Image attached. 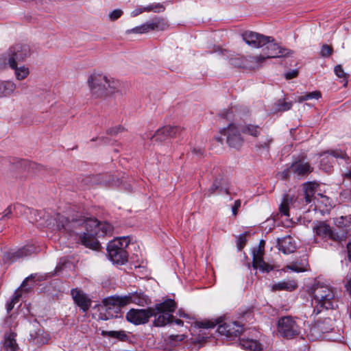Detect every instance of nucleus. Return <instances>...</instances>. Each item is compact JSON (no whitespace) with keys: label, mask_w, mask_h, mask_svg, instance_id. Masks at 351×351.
Segmentation results:
<instances>
[{"label":"nucleus","mask_w":351,"mask_h":351,"mask_svg":"<svg viewBox=\"0 0 351 351\" xmlns=\"http://www.w3.org/2000/svg\"><path fill=\"white\" fill-rule=\"evenodd\" d=\"M242 38L248 45L256 48L264 47L269 39L266 36L251 31L243 32Z\"/></svg>","instance_id":"nucleus-16"},{"label":"nucleus","mask_w":351,"mask_h":351,"mask_svg":"<svg viewBox=\"0 0 351 351\" xmlns=\"http://www.w3.org/2000/svg\"><path fill=\"white\" fill-rule=\"evenodd\" d=\"M123 14V11L120 9L113 10L109 14V18L111 21H115L118 19Z\"/></svg>","instance_id":"nucleus-42"},{"label":"nucleus","mask_w":351,"mask_h":351,"mask_svg":"<svg viewBox=\"0 0 351 351\" xmlns=\"http://www.w3.org/2000/svg\"><path fill=\"white\" fill-rule=\"evenodd\" d=\"M308 337L311 341H315L322 338V335L319 332V325H315L311 328Z\"/></svg>","instance_id":"nucleus-35"},{"label":"nucleus","mask_w":351,"mask_h":351,"mask_svg":"<svg viewBox=\"0 0 351 351\" xmlns=\"http://www.w3.org/2000/svg\"><path fill=\"white\" fill-rule=\"evenodd\" d=\"M178 314L180 317H188L184 312H182L180 310L178 311Z\"/></svg>","instance_id":"nucleus-62"},{"label":"nucleus","mask_w":351,"mask_h":351,"mask_svg":"<svg viewBox=\"0 0 351 351\" xmlns=\"http://www.w3.org/2000/svg\"><path fill=\"white\" fill-rule=\"evenodd\" d=\"M16 335L14 332L5 334L3 349L5 351H17L18 345L15 339Z\"/></svg>","instance_id":"nucleus-29"},{"label":"nucleus","mask_w":351,"mask_h":351,"mask_svg":"<svg viewBox=\"0 0 351 351\" xmlns=\"http://www.w3.org/2000/svg\"><path fill=\"white\" fill-rule=\"evenodd\" d=\"M334 71H335V75L339 78H341L343 80V81H345L344 86H346L347 84V78H348V75L344 71L341 65H337L335 67Z\"/></svg>","instance_id":"nucleus-37"},{"label":"nucleus","mask_w":351,"mask_h":351,"mask_svg":"<svg viewBox=\"0 0 351 351\" xmlns=\"http://www.w3.org/2000/svg\"><path fill=\"white\" fill-rule=\"evenodd\" d=\"M143 12H144L143 7L139 6L136 8L133 11L131 12L130 16L132 17H136L138 15L142 14Z\"/></svg>","instance_id":"nucleus-47"},{"label":"nucleus","mask_w":351,"mask_h":351,"mask_svg":"<svg viewBox=\"0 0 351 351\" xmlns=\"http://www.w3.org/2000/svg\"><path fill=\"white\" fill-rule=\"evenodd\" d=\"M176 308V304L172 299H167L158 303L154 307L147 309H130L126 314V319L135 325L148 322L151 317H154L153 326L162 327L166 326L173 319L172 313Z\"/></svg>","instance_id":"nucleus-2"},{"label":"nucleus","mask_w":351,"mask_h":351,"mask_svg":"<svg viewBox=\"0 0 351 351\" xmlns=\"http://www.w3.org/2000/svg\"><path fill=\"white\" fill-rule=\"evenodd\" d=\"M217 330L219 333L227 337H236L243 330V327L238 322H223L219 324Z\"/></svg>","instance_id":"nucleus-14"},{"label":"nucleus","mask_w":351,"mask_h":351,"mask_svg":"<svg viewBox=\"0 0 351 351\" xmlns=\"http://www.w3.org/2000/svg\"><path fill=\"white\" fill-rule=\"evenodd\" d=\"M172 316H173V315H172ZM174 322L177 325H179V326H182V325H183V322H182L181 319H174V317H173L172 320H171V322H169L168 324L171 323V322Z\"/></svg>","instance_id":"nucleus-56"},{"label":"nucleus","mask_w":351,"mask_h":351,"mask_svg":"<svg viewBox=\"0 0 351 351\" xmlns=\"http://www.w3.org/2000/svg\"><path fill=\"white\" fill-rule=\"evenodd\" d=\"M241 206V201L240 200H236L234 202V206H232V214L234 215H236L237 213V210L238 208Z\"/></svg>","instance_id":"nucleus-52"},{"label":"nucleus","mask_w":351,"mask_h":351,"mask_svg":"<svg viewBox=\"0 0 351 351\" xmlns=\"http://www.w3.org/2000/svg\"><path fill=\"white\" fill-rule=\"evenodd\" d=\"M264 245V241H261L258 247L253 250L252 265L254 268L258 269L261 271L269 272L273 269V267L263 261Z\"/></svg>","instance_id":"nucleus-15"},{"label":"nucleus","mask_w":351,"mask_h":351,"mask_svg":"<svg viewBox=\"0 0 351 351\" xmlns=\"http://www.w3.org/2000/svg\"><path fill=\"white\" fill-rule=\"evenodd\" d=\"M346 287L351 296V278L348 281L347 284L346 285Z\"/></svg>","instance_id":"nucleus-60"},{"label":"nucleus","mask_w":351,"mask_h":351,"mask_svg":"<svg viewBox=\"0 0 351 351\" xmlns=\"http://www.w3.org/2000/svg\"><path fill=\"white\" fill-rule=\"evenodd\" d=\"M144 12H154L153 4L143 7Z\"/></svg>","instance_id":"nucleus-57"},{"label":"nucleus","mask_w":351,"mask_h":351,"mask_svg":"<svg viewBox=\"0 0 351 351\" xmlns=\"http://www.w3.org/2000/svg\"><path fill=\"white\" fill-rule=\"evenodd\" d=\"M21 295L19 293H16L14 296L11 300V302L14 304V305L19 301V298Z\"/></svg>","instance_id":"nucleus-55"},{"label":"nucleus","mask_w":351,"mask_h":351,"mask_svg":"<svg viewBox=\"0 0 351 351\" xmlns=\"http://www.w3.org/2000/svg\"><path fill=\"white\" fill-rule=\"evenodd\" d=\"M234 112H235V110L234 109V108H231L230 110H224V111L221 112V116L223 118H225L228 120H230V119L234 120V119H236V117H237V115L234 114Z\"/></svg>","instance_id":"nucleus-39"},{"label":"nucleus","mask_w":351,"mask_h":351,"mask_svg":"<svg viewBox=\"0 0 351 351\" xmlns=\"http://www.w3.org/2000/svg\"><path fill=\"white\" fill-rule=\"evenodd\" d=\"M241 130L243 134L256 138L263 133V130L258 125L250 123L241 126Z\"/></svg>","instance_id":"nucleus-25"},{"label":"nucleus","mask_w":351,"mask_h":351,"mask_svg":"<svg viewBox=\"0 0 351 351\" xmlns=\"http://www.w3.org/2000/svg\"><path fill=\"white\" fill-rule=\"evenodd\" d=\"M346 154L341 151H331L321 155L320 167L326 172H328L332 167L334 158H345Z\"/></svg>","instance_id":"nucleus-17"},{"label":"nucleus","mask_w":351,"mask_h":351,"mask_svg":"<svg viewBox=\"0 0 351 351\" xmlns=\"http://www.w3.org/2000/svg\"><path fill=\"white\" fill-rule=\"evenodd\" d=\"M193 153L197 156H201L203 155L204 151L200 148H198V149L194 148L193 149Z\"/></svg>","instance_id":"nucleus-54"},{"label":"nucleus","mask_w":351,"mask_h":351,"mask_svg":"<svg viewBox=\"0 0 351 351\" xmlns=\"http://www.w3.org/2000/svg\"><path fill=\"white\" fill-rule=\"evenodd\" d=\"M292 107L291 102H287L285 99H279L276 104V111H287Z\"/></svg>","instance_id":"nucleus-33"},{"label":"nucleus","mask_w":351,"mask_h":351,"mask_svg":"<svg viewBox=\"0 0 351 351\" xmlns=\"http://www.w3.org/2000/svg\"><path fill=\"white\" fill-rule=\"evenodd\" d=\"M216 191H219V193L225 192L226 193H229V188L226 184H225L224 180L223 178H217L213 185L208 190V196L211 195L215 193Z\"/></svg>","instance_id":"nucleus-23"},{"label":"nucleus","mask_w":351,"mask_h":351,"mask_svg":"<svg viewBox=\"0 0 351 351\" xmlns=\"http://www.w3.org/2000/svg\"><path fill=\"white\" fill-rule=\"evenodd\" d=\"M321 97V93L319 91H313L305 94L304 95L300 96L298 98V101L302 103L304 101H307L312 99H318Z\"/></svg>","instance_id":"nucleus-34"},{"label":"nucleus","mask_w":351,"mask_h":351,"mask_svg":"<svg viewBox=\"0 0 351 351\" xmlns=\"http://www.w3.org/2000/svg\"><path fill=\"white\" fill-rule=\"evenodd\" d=\"M215 326V324L213 322H204L199 323V327L204 328H213Z\"/></svg>","instance_id":"nucleus-51"},{"label":"nucleus","mask_w":351,"mask_h":351,"mask_svg":"<svg viewBox=\"0 0 351 351\" xmlns=\"http://www.w3.org/2000/svg\"><path fill=\"white\" fill-rule=\"evenodd\" d=\"M91 95L95 98H102L118 90L120 82L114 78L99 73H92L88 79Z\"/></svg>","instance_id":"nucleus-4"},{"label":"nucleus","mask_w":351,"mask_h":351,"mask_svg":"<svg viewBox=\"0 0 351 351\" xmlns=\"http://www.w3.org/2000/svg\"><path fill=\"white\" fill-rule=\"evenodd\" d=\"M240 130L234 123H230L227 128L221 130V133L226 136L228 145L234 149H239L243 143V138L240 134Z\"/></svg>","instance_id":"nucleus-12"},{"label":"nucleus","mask_w":351,"mask_h":351,"mask_svg":"<svg viewBox=\"0 0 351 351\" xmlns=\"http://www.w3.org/2000/svg\"><path fill=\"white\" fill-rule=\"evenodd\" d=\"M280 212L285 216H289V206L287 199H284L279 207Z\"/></svg>","instance_id":"nucleus-41"},{"label":"nucleus","mask_w":351,"mask_h":351,"mask_svg":"<svg viewBox=\"0 0 351 351\" xmlns=\"http://www.w3.org/2000/svg\"><path fill=\"white\" fill-rule=\"evenodd\" d=\"M34 213H38V212L37 210H35Z\"/></svg>","instance_id":"nucleus-64"},{"label":"nucleus","mask_w":351,"mask_h":351,"mask_svg":"<svg viewBox=\"0 0 351 351\" xmlns=\"http://www.w3.org/2000/svg\"><path fill=\"white\" fill-rule=\"evenodd\" d=\"M181 130V128L178 126L166 125L157 130L151 138H154L156 141L162 142L169 137L175 136Z\"/></svg>","instance_id":"nucleus-19"},{"label":"nucleus","mask_w":351,"mask_h":351,"mask_svg":"<svg viewBox=\"0 0 351 351\" xmlns=\"http://www.w3.org/2000/svg\"><path fill=\"white\" fill-rule=\"evenodd\" d=\"M343 217H341L340 219H337V221H336V224L339 228V230H337V231H339L342 229H343L345 227L347 228V229L348 230V227L347 226H343L342 228H341V225L343 223Z\"/></svg>","instance_id":"nucleus-53"},{"label":"nucleus","mask_w":351,"mask_h":351,"mask_svg":"<svg viewBox=\"0 0 351 351\" xmlns=\"http://www.w3.org/2000/svg\"><path fill=\"white\" fill-rule=\"evenodd\" d=\"M185 338L184 335H172L169 337V342L171 341H181Z\"/></svg>","instance_id":"nucleus-45"},{"label":"nucleus","mask_w":351,"mask_h":351,"mask_svg":"<svg viewBox=\"0 0 351 351\" xmlns=\"http://www.w3.org/2000/svg\"><path fill=\"white\" fill-rule=\"evenodd\" d=\"M150 30H149V24H148V22H146L144 24L140 25V26H137L136 27H134L130 30H128L127 32L128 33H133V34H144V33H147V32H149Z\"/></svg>","instance_id":"nucleus-36"},{"label":"nucleus","mask_w":351,"mask_h":351,"mask_svg":"<svg viewBox=\"0 0 351 351\" xmlns=\"http://www.w3.org/2000/svg\"><path fill=\"white\" fill-rule=\"evenodd\" d=\"M12 216V206H8L2 213H0V221L9 219Z\"/></svg>","instance_id":"nucleus-40"},{"label":"nucleus","mask_w":351,"mask_h":351,"mask_svg":"<svg viewBox=\"0 0 351 351\" xmlns=\"http://www.w3.org/2000/svg\"><path fill=\"white\" fill-rule=\"evenodd\" d=\"M272 142L273 138L268 134H266L257 140L256 147L259 149H268Z\"/></svg>","instance_id":"nucleus-32"},{"label":"nucleus","mask_w":351,"mask_h":351,"mask_svg":"<svg viewBox=\"0 0 351 351\" xmlns=\"http://www.w3.org/2000/svg\"><path fill=\"white\" fill-rule=\"evenodd\" d=\"M269 38L268 42L265 43L263 47L265 55H260L259 56H263L264 60L269 58H275L280 56H289L293 54V51L282 48L275 42L274 38L267 36Z\"/></svg>","instance_id":"nucleus-9"},{"label":"nucleus","mask_w":351,"mask_h":351,"mask_svg":"<svg viewBox=\"0 0 351 351\" xmlns=\"http://www.w3.org/2000/svg\"><path fill=\"white\" fill-rule=\"evenodd\" d=\"M106 333L108 334V335L109 337L117 338L121 341L125 340V339L128 337L125 332L123 331V330H120V331L111 330V331L106 332Z\"/></svg>","instance_id":"nucleus-38"},{"label":"nucleus","mask_w":351,"mask_h":351,"mask_svg":"<svg viewBox=\"0 0 351 351\" xmlns=\"http://www.w3.org/2000/svg\"><path fill=\"white\" fill-rule=\"evenodd\" d=\"M263 61V56H237L230 58V64L235 67L256 69L260 66Z\"/></svg>","instance_id":"nucleus-11"},{"label":"nucleus","mask_w":351,"mask_h":351,"mask_svg":"<svg viewBox=\"0 0 351 351\" xmlns=\"http://www.w3.org/2000/svg\"><path fill=\"white\" fill-rule=\"evenodd\" d=\"M35 276L34 275H31L30 276L27 277L22 283L21 285V287H25V283L27 280H29V279L31 278H34Z\"/></svg>","instance_id":"nucleus-61"},{"label":"nucleus","mask_w":351,"mask_h":351,"mask_svg":"<svg viewBox=\"0 0 351 351\" xmlns=\"http://www.w3.org/2000/svg\"><path fill=\"white\" fill-rule=\"evenodd\" d=\"M287 267V269H291L295 272H302V271H304L306 270L304 265L298 266L297 264L288 265Z\"/></svg>","instance_id":"nucleus-44"},{"label":"nucleus","mask_w":351,"mask_h":351,"mask_svg":"<svg viewBox=\"0 0 351 351\" xmlns=\"http://www.w3.org/2000/svg\"><path fill=\"white\" fill-rule=\"evenodd\" d=\"M123 130H124L123 128H122L121 126H116L114 128H110L108 130V134H109L110 135H115V134H118L119 132H122Z\"/></svg>","instance_id":"nucleus-46"},{"label":"nucleus","mask_w":351,"mask_h":351,"mask_svg":"<svg viewBox=\"0 0 351 351\" xmlns=\"http://www.w3.org/2000/svg\"><path fill=\"white\" fill-rule=\"evenodd\" d=\"M29 340L35 345L40 346L47 343L49 340V335L39 330L38 331L35 332L34 333H31L29 335Z\"/></svg>","instance_id":"nucleus-28"},{"label":"nucleus","mask_w":351,"mask_h":351,"mask_svg":"<svg viewBox=\"0 0 351 351\" xmlns=\"http://www.w3.org/2000/svg\"><path fill=\"white\" fill-rule=\"evenodd\" d=\"M308 293L312 297L313 314L315 315L323 309H330L337 306V300L335 289L323 282H315L308 289Z\"/></svg>","instance_id":"nucleus-3"},{"label":"nucleus","mask_w":351,"mask_h":351,"mask_svg":"<svg viewBox=\"0 0 351 351\" xmlns=\"http://www.w3.org/2000/svg\"><path fill=\"white\" fill-rule=\"evenodd\" d=\"M346 177L351 181V171H349L348 173H346Z\"/></svg>","instance_id":"nucleus-63"},{"label":"nucleus","mask_w":351,"mask_h":351,"mask_svg":"<svg viewBox=\"0 0 351 351\" xmlns=\"http://www.w3.org/2000/svg\"><path fill=\"white\" fill-rule=\"evenodd\" d=\"M278 332L287 339H292L300 332V328L295 319L291 316H284L278 321Z\"/></svg>","instance_id":"nucleus-7"},{"label":"nucleus","mask_w":351,"mask_h":351,"mask_svg":"<svg viewBox=\"0 0 351 351\" xmlns=\"http://www.w3.org/2000/svg\"><path fill=\"white\" fill-rule=\"evenodd\" d=\"M313 168L308 162L301 160L293 162L289 169V172L298 176H305L311 172Z\"/></svg>","instance_id":"nucleus-21"},{"label":"nucleus","mask_w":351,"mask_h":351,"mask_svg":"<svg viewBox=\"0 0 351 351\" xmlns=\"http://www.w3.org/2000/svg\"><path fill=\"white\" fill-rule=\"evenodd\" d=\"M128 237L117 238L108 243V254L110 259L116 264L123 265L128 260V253L125 248L130 243Z\"/></svg>","instance_id":"nucleus-6"},{"label":"nucleus","mask_w":351,"mask_h":351,"mask_svg":"<svg viewBox=\"0 0 351 351\" xmlns=\"http://www.w3.org/2000/svg\"><path fill=\"white\" fill-rule=\"evenodd\" d=\"M316 186L317 184L315 183L312 182L306 183L304 184V188L305 202L306 204H311V202H313L315 208H320L321 206L319 204H324L326 207V210H328V207H329V208L332 207L330 199L328 197L320 194H318V195L320 197V199L315 197Z\"/></svg>","instance_id":"nucleus-10"},{"label":"nucleus","mask_w":351,"mask_h":351,"mask_svg":"<svg viewBox=\"0 0 351 351\" xmlns=\"http://www.w3.org/2000/svg\"><path fill=\"white\" fill-rule=\"evenodd\" d=\"M47 226L55 230L67 233L69 236L75 235L84 246L96 250L99 247L97 237L110 235L113 227L106 221L99 222L94 218L73 219L70 221L59 213L53 218L47 219Z\"/></svg>","instance_id":"nucleus-1"},{"label":"nucleus","mask_w":351,"mask_h":351,"mask_svg":"<svg viewBox=\"0 0 351 351\" xmlns=\"http://www.w3.org/2000/svg\"><path fill=\"white\" fill-rule=\"evenodd\" d=\"M298 74V71L295 69H293V70H291V71L287 72L285 74V77L287 80H291V79H293V78L297 77Z\"/></svg>","instance_id":"nucleus-48"},{"label":"nucleus","mask_w":351,"mask_h":351,"mask_svg":"<svg viewBox=\"0 0 351 351\" xmlns=\"http://www.w3.org/2000/svg\"><path fill=\"white\" fill-rule=\"evenodd\" d=\"M14 306V304L12 303L11 301L10 302H8L7 304V306H6L7 311L8 312L11 311L13 309Z\"/></svg>","instance_id":"nucleus-58"},{"label":"nucleus","mask_w":351,"mask_h":351,"mask_svg":"<svg viewBox=\"0 0 351 351\" xmlns=\"http://www.w3.org/2000/svg\"><path fill=\"white\" fill-rule=\"evenodd\" d=\"M245 241H246V239L245 237L241 236L239 238L237 247L239 250H241L243 247V246L245 245Z\"/></svg>","instance_id":"nucleus-50"},{"label":"nucleus","mask_w":351,"mask_h":351,"mask_svg":"<svg viewBox=\"0 0 351 351\" xmlns=\"http://www.w3.org/2000/svg\"><path fill=\"white\" fill-rule=\"evenodd\" d=\"M313 231L316 236L320 237L324 241L334 242L338 244L346 241L348 234V229L346 227L337 231V229L332 228L330 225L325 221L316 223L313 226Z\"/></svg>","instance_id":"nucleus-5"},{"label":"nucleus","mask_w":351,"mask_h":351,"mask_svg":"<svg viewBox=\"0 0 351 351\" xmlns=\"http://www.w3.org/2000/svg\"><path fill=\"white\" fill-rule=\"evenodd\" d=\"M14 70V75L18 80H25L29 74V69L25 66H18V64H15L14 67H11Z\"/></svg>","instance_id":"nucleus-31"},{"label":"nucleus","mask_w":351,"mask_h":351,"mask_svg":"<svg viewBox=\"0 0 351 351\" xmlns=\"http://www.w3.org/2000/svg\"><path fill=\"white\" fill-rule=\"evenodd\" d=\"M348 259L351 262V242L347 245Z\"/></svg>","instance_id":"nucleus-59"},{"label":"nucleus","mask_w":351,"mask_h":351,"mask_svg":"<svg viewBox=\"0 0 351 351\" xmlns=\"http://www.w3.org/2000/svg\"><path fill=\"white\" fill-rule=\"evenodd\" d=\"M332 49L331 47L324 45L321 49V55L324 57L329 56L332 53Z\"/></svg>","instance_id":"nucleus-43"},{"label":"nucleus","mask_w":351,"mask_h":351,"mask_svg":"<svg viewBox=\"0 0 351 351\" xmlns=\"http://www.w3.org/2000/svg\"><path fill=\"white\" fill-rule=\"evenodd\" d=\"M104 304L107 308L110 309L111 306L117 309L130 303H138V297L136 293H130L123 296H113L104 300Z\"/></svg>","instance_id":"nucleus-13"},{"label":"nucleus","mask_w":351,"mask_h":351,"mask_svg":"<svg viewBox=\"0 0 351 351\" xmlns=\"http://www.w3.org/2000/svg\"><path fill=\"white\" fill-rule=\"evenodd\" d=\"M72 298L76 304L84 311H86L91 304V301L81 290L73 289L71 291Z\"/></svg>","instance_id":"nucleus-20"},{"label":"nucleus","mask_w":351,"mask_h":351,"mask_svg":"<svg viewBox=\"0 0 351 351\" xmlns=\"http://www.w3.org/2000/svg\"><path fill=\"white\" fill-rule=\"evenodd\" d=\"M154 12H160L165 10V7L160 3L153 4Z\"/></svg>","instance_id":"nucleus-49"},{"label":"nucleus","mask_w":351,"mask_h":351,"mask_svg":"<svg viewBox=\"0 0 351 351\" xmlns=\"http://www.w3.org/2000/svg\"><path fill=\"white\" fill-rule=\"evenodd\" d=\"M29 55L30 49L28 45L17 44L8 49L5 60L10 67H14L15 64L25 61Z\"/></svg>","instance_id":"nucleus-8"},{"label":"nucleus","mask_w":351,"mask_h":351,"mask_svg":"<svg viewBox=\"0 0 351 351\" xmlns=\"http://www.w3.org/2000/svg\"><path fill=\"white\" fill-rule=\"evenodd\" d=\"M298 285L293 280H283L274 283L272 287V291H291L296 289Z\"/></svg>","instance_id":"nucleus-24"},{"label":"nucleus","mask_w":351,"mask_h":351,"mask_svg":"<svg viewBox=\"0 0 351 351\" xmlns=\"http://www.w3.org/2000/svg\"><path fill=\"white\" fill-rule=\"evenodd\" d=\"M239 345L242 348L248 351H260L262 350L261 343L256 340L251 339H240Z\"/></svg>","instance_id":"nucleus-26"},{"label":"nucleus","mask_w":351,"mask_h":351,"mask_svg":"<svg viewBox=\"0 0 351 351\" xmlns=\"http://www.w3.org/2000/svg\"><path fill=\"white\" fill-rule=\"evenodd\" d=\"M149 30L163 31L168 27L167 22L162 18L156 17L150 21H147Z\"/></svg>","instance_id":"nucleus-30"},{"label":"nucleus","mask_w":351,"mask_h":351,"mask_svg":"<svg viewBox=\"0 0 351 351\" xmlns=\"http://www.w3.org/2000/svg\"><path fill=\"white\" fill-rule=\"evenodd\" d=\"M36 248L34 245H27L14 252H8L4 254V260L10 262L16 261L35 253Z\"/></svg>","instance_id":"nucleus-18"},{"label":"nucleus","mask_w":351,"mask_h":351,"mask_svg":"<svg viewBox=\"0 0 351 351\" xmlns=\"http://www.w3.org/2000/svg\"><path fill=\"white\" fill-rule=\"evenodd\" d=\"M16 88V84L12 81H0V97L10 96Z\"/></svg>","instance_id":"nucleus-27"},{"label":"nucleus","mask_w":351,"mask_h":351,"mask_svg":"<svg viewBox=\"0 0 351 351\" xmlns=\"http://www.w3.org/2000/svg\"><path fill=\"white\" fill-rule=\"evenodd\" d=\"M277 245L278 250L285 254H291L295 250V243L293 242V239L290 236L278 239Z\"/></svg>","instance_id":"nucleus-22"}]
</instances>
